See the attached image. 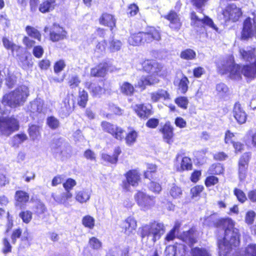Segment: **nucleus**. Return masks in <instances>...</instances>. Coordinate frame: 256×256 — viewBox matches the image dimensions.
Instances as JSON below:
<instances>
[{"label": "nucleus", "instance_id": "f257e3e1", "mask_svg": "<svg viewBox=\"0 0 256 256\" xmlns=\"http://www.w3.org/2000/svg\"><path fill=\"white\" fill-rule=\"evenodd\" d=\"M28 95V87L22 86L4 95L2 104L11 108H16L23 105Z\"/></svg>", "mask_w": 256, "mask_h": 256}, {"label": "nucleus", "instance_id": "f03ea898", "mask_svg": "<svg viewBox=\"0 0 256 256\" xmlns=\"http://www.w3.org/2000/svg\"><path fill=\"white\" fill-rule=\"evenodd\" d=\"M160 38V30L154 27H150L146 32H139L131 34L128 39V42L130 45L136 46L144 42H150L154 40L158 41Z\"/></svg>", "mask_w": 256, "mask_h": 256}, {"label": "nucleus", "instance_id": "7ed1b4c3", "mask_svg": "<svg viewBox=\"0 0 256 256\" xmlns=\"http://www.w3.org/2000/svg\"><path fill=\"white\" fill-rule=\"evenodd\" d=\"M228 74L232 79L239 80L242 74L246 77L254 78H256V62L254 66H244L242 68L238 64H232L227 70H225V74Z\"/></svg>", "mask_w": 256, "mask_h": 256}, {"label": "nucleus", "instance_id": "20e7f679", "mask_svg": "<svg viewBox=\"0 0 256 256\" xmlns=\"http://www.w3.org/2000/svg\"><path fill=\"white\" fill-rule=\"evenodd\" d=\"M240 234L237 229L234 230L225 228V256L232 250H236L240 245Z\"/></svg>", "mask_w": 256, "mask_h": 256}, {"label": "nucleus", "instance_id": "39448f33", "mask_svg": "<svg viewBox=\"0 0 256 256\" xmlns=\"http://www.w3.org/2000/svg\"><path fill=\"white\" fill-rule=\"evenodd\" d=\"M52 150L56 156L70 158L72 154V148L67 142L62 138L56 140L52 144Z\"/></svg>", "mask_w": 256, "mask_h": 256}, {"label": "nucleus", "instance_id": "423d86ee", "mask_svg": "<svg viewBox=\"0 0 256 256\" xmlns=\"http://www.w3.org/2000/svg\"><path fill=\"white\" fill-rule=\"evenodd\" d=\"M190 24L194 28H201L206 25L218 32V28L214 25L213 21L208 16L204 14L198 15L194 12L190 13Z\"/></svg>", "mask_w": 256, "mask_h": 256}, {"label": "nucleus", "instance_id": "0eeeda50", "mask_svg": "<svg viewBox=\"0 0 256 256\" xmlns=\"http://www.w3.org/2000/svg\"><path fill=\"white\" fill-rule=\"evenodd\" d=\"M134 198L141 210L144 211L150 209L155 204L154 197L147 195L142 192H138Z\"/></svg>", "mask_w": 256, "mask_h": 256}, {"label": "nucleus", "instance_id": "6e6552de", "mask_svg": "<svg viewBox=\"0 0 256 256\" xmlns=\"http://www.w3.org/2000/svg\"><path fill=\"white\" fill-rule=\"evenodd\" d=\"M19 128L18 121L14 118L0 120V132L6 136H9Z\"/></svg>", "mask_w": 256, "mask_h": 256}, {"label": "nucleus", "instance_id": "1a4fd4ad", "mask_svg": "<svg viewBox=\"0 0 256 256\" xmlns=\"http://www.w3.org/2000/svg\"><path fill=\"white\" fill-rule=\"evenodd\" d=\"M102 129L105 132L111 134L116 139L121 140L124 138V130L120 127L109 122H102Z\"/></svg>", "mask_w": 256, "mask_h": 256}, {"label": "nucleus", "instance_id": "9d476101", "mask_svg": "<svg viewBox=\"0 0 256 256\" xmlns=\"http://www.w3.org/2000/svg\"><path fill=\"white\" fill-rule=\"evenodd\" d=\"M142 237L144 238L146 236L152 235V240L154 242L160 239L161 236L164 232V229L161 227L160 225H156V227H152V226L148 227L144 226H142Z\"/></svg>", "mask_w": 256, "mask_h": 256}, {"label": "nucleus", "instance_id": "9b49d317", "mask_svg": "<svg viewBox=\"0 0 256 256\" xmlns=\"http://www.w3.org/2000/svg\"><path fill=\"white\" fill-rule=\"evenodd\" d=\"M126 180L122 182V188L126 190H130V186H136L140 181V175L136 170L128 172L126 174Z\"/></svg>", "mask_w": 256, "mask_h": 256}, {"label": "nucleus", "instance_id": "f8f14e48", "mask_svg": "<svg viewBox=\"0 0 256 256\" xmlns=\"http://www.w3.org/2000/svg\"><path fill=\"white\" fill-rule=\"evenodd\" d=\"M163 17L169 22L168 26L171 30L176 32L180 30L182 22L179 15L176 12L171 10Z\"/></svg>", "mask_w": 256, "mask_h": 256}, {"label": "nucleus", "instance_id": "ddd939ff", "mask_svg": "<svg viewBox=\"0 0 256 256\" xmlns=\"http://www.w3.org/2000/svg\"><path fill=\"white\" fill-rule=\"evenodd\" d=\"M253 22L254 24V28L252 27V21L250 18H247L244 22L242 36L246 38L254 36L256 38V12H254Z\"/></svg>", "mask_w": 256, "mask_h": 256}, {"label": "nucleus", "instance_id": "4468645a", "mask_svg": "<svg viewBox=\"0 0 256 256\" xmlns=\"http://www.w3.org/2000/svg\"><path fill=\"white\" fill-rule=\"evenodd\" d=\"M72 194L70 192L65 191L60 194L52 192V198L58 204H63L65 207L70 206Z\"/></svg>", "mask_w": 256, "mask_h": 256}, {"label": "nucleus", "instance_id": "2eb2a0df", "mask_svg": "<svg viewBox=\"0 0 256 256\" xmlns=\"http://www.w3.org/2000/svg\"><path fill=\"white\" fill-rule=\"evenodd\" d=\"M132 108L141 118H147L152 114L150 104H137L132 106Z\"/></svg>", "mask_w": 256, "mask_h": 256}, {"label": "nucleus", "instance_id": "dca6fc26", "mask_svg": "<svg viewBox=\"0 0 256 256\" xmlns=\"http://www.w3.org/2000/svg\"><path fill=\"white\" fill-rule=\"evenodd\" d=\"M242 14V12L240 9L234 4L228 5L225 10V18L228 16V18L232 22L238 20Z\"/></svg>", "mask_w": 256, "mask_h": 256}, {"label": "nucleus", "instance_id": "f3484780", "mask_svg": "<svg viewBox=\"0 0 256 256\" xmlns=\"http://www.w3.org/2000/svg\"><path fill=\"white\" fill-rule=\"evenodd\" d=\"M144 70L152 74H158L162 68V66L155 60H146L142 63Z\"/></svg>", "mask_w": 256, "mask_h": 256}, {"label": "nucleus", "instance_id": "a211bd4d", "mask_svg": "<svg viewBox=\"0 0 256 256\" xmlns=\"http://www.w3.org/2000/svg\"><path fill=\"white\" fill-rule=\"evenodd\" d=\"M74 108V104H70V98H66L60 104V107L58 110V113L62 118L68 116L72 112Z\"/></svg>", "mask_w": 256, "mask_h": 256}, {"label": "nucleus", "instance_id": "6ab92c4d", "mask_svg": "<svg viewBox=\"0 0 256 256\" xmlns=\"http://www.w3.org/2000/svg\"><path fill=\"white\" fill-rule=\"evenodd\" d=\"M22 234H23V236L21 238L22 241L29 242L30 240V234L28 230L26 229L23 231L21 228H18L13 230L11 235V238L13 244L16 243V240L20 238Z\"/></svg>", "mask_w": 256, "mask_h": 256}, {"label": "nucleus", "instance_id": "aec40b11", "mask_svg": "<svg viewBox=\"0 0 256 256\" xmlns=\"http://www.w3.org/2000/svg\"><path fill=\"white\" fill-rule=\"evenodd\" d=\"M240 53L242 58L244 61L246 62H249L250 63V66H254V64L256 62L255 58V49L250 48L244 49H240Z\"/></svg>", "mask_w": 256, "mask_h": 256}, {"label": "nucleus", "instance_id": "412c9836", "mask_svg": "<svg viewBox=\"0 0 256 256\" xmlns=\"http://www.w3.org/2000/svg\"><path fill=\"white\" fill-rule=\"evenodd\" d=\"M233 114L236 120L239 124H243L246 122L247 115L241 108L239 103L235 104L233 109Z\"/></svg>", "mask_w": 256, "mask_h": 256}, {"label": "nucleus", "instance_id": "4be33fe9", "mask_svg": "<svg viewBox=\"0 0 256 256\" xmlns=\"http://www.w3.org/2000/svg\"><path fill=\"white\" fill-rule=\"evenodd\" d=\"M66 34L62 28L54 25L50 31V38L52 42H57L64 39Z\"/></svg>", "mask_w": 256, "mask_h": 256}, {"label": "nucleus", "instance_id": "5701e85b", "mask_svg": "<svg viewBox=\"0 0 256 256\" xmlns=\"http://www.w3.org/2000/svg\"><path fill=\"white\" fill-rule=\"evenodd\" d=\"M150 100L153 102H156L160 100H167L170 98L168 92L163 89H159L150 94Z\"/></svg>", "mask_w": 256, "mask_h": 256}, {"label": "nucleus", "instance_id": "b1692460", "mask_svg": "<svg viewBox=\"0 0 256 256\" xmlns=\"http://www.w3.org/2000/svg\"><path fill=\"white\" fill-rule=\"evenodd\" d=\"M44 102L40 98H36L30 103L28 106V110L34 115L43 112Z\"/></svg>", "mask_w": 256, "mask_h": 256}, {"label": "nucleus", "instance_id": "393cba45", "mask_svg": "<svg viewBox=\"0 0 256 256\" xmlns=\"http://www.w3.org/2000/svg\"><path fill=\"white\" fill-rule=\"evenodd\" d=\"M195 230L191 228L187 231L184 232L180 236V238L184 242H188L190 247H192L197 242L196 238L194 236Z\"/></svg>", "mask_w": 256, "mask_h": 256}, {"label": "nucleus", "instance_id": "a878e982", "mask_svg": "<svg viewBox=\"0 0 256 256\" xmlns=\"http://www.w3.org/2000/svg\"><path fill=\"white\" fill-rule=\"evenodd\" d=\"M100 22L102 24L110 28L112 30V28L115 26L116 19L112 15L105 13L100 18Z\"/></svg>", "mask_w": 256, "mask_h": 256}, {"label": "nucleus", "instance_id": "bb28decb", "mask_svg": "<svg viewBox=\"0 0 256 256\" xmlns=\"http://www.w3.org/2000/svg\"><path fill=\"white\" fill-rule=\"evenodd\" d=\"M14 198L16 206H20L27 202L30 198L28 192L23 190H17L16 192Z\"/></svg>", "mask_w": 256, "mask_h": 256}, {"label": "nucleus", "instance_id": "cd10ccee", "mask_svg": "<svg viewBox=\"0 0 256 256\" xmlns=\"http://www.w3.org/2000/svg\"><path fill=\"white\" fill-rule=\"evenodd\" d=\"M108 70V64H100L91 69L90 74L94 76H104Z\"/></svg>", "mask_w": 256, "mask_h": 256}, {"label": "nucleus", "instance_id": "c85d7f7f", "mask_svg": "<svg viewBox=\"0 0 256 256\" xmlns=\"http://www.w3.org/2000/svg\"><path fill=\"white\" fill-rule=\"evenodd\" d=\"M56 6L55 0H44L40 5L39 10L46 13L52 10Z\"/></svg>", "mask_w": 256, "mask_h": 256}, {"label": "nucleus", "instance_id": "c756f323", "mask_svg": "<svg viewBox=\"0 0 256 256\" xmlns=\"http://www.w3.org/2000/svg\"><path fill=\"white\" fill-rule=\"evenodd\" d=\"M243 140L246 145L252 144L254 147L256 148V132L252 130H250L244 136Z\"/></svg>", "mask_w": 256, "mask_h": 256}, {"label": "nucleus", "instance_id": "7c9ffc66", "mask_svg": "<svg viewBox=\"0 0 256 256\" xmlns=\"http://www.w3.org/2000/svg\"><path fill=\"white\" fill-rule=\"evenodd\" d=\"M162 131L163 134L164 140L167 143H170L171 140L174 135L172 127L170 124L166 123L162 128Z\"/></svg>", "mask_w": 256, "mask_h": 256}, {"label": "nucleus", "instance_id": "2f4dec72", "mask_svg": "<svg viewBox=\"0 0 256 256\" xmlns=\"http://www.w3.org/2000/svg\"><path fill=\"white\" fill-rule=\"evenodd\" d=\"M103 82L91 83L88 85V88L94 96H98L104 92Z\"/></svg>", "mask_w": 256, "mask_h": 256}, {"label": "nucleus", "instance_id": "473e14b6", "mask_svg": "<svg viewBox=\"0 0 256 256\" xmlns=\"http://www.w3.org/2000/svg\"><path fill=\"white\" fill-rule=\"evenodd\" d=\"M121 152V150L120 147L115 148L112 156H110L107 154H102V158L106 162L112 164H116L118 161V158L119 154Z\"/></svg>", "mask_w": 256, "mask_h": 256}, {"label": "nucleus", "instance_id": "72a5a7b5", "mask_svg": "<svg viewBox=\"0 0 256 256\" xmlns=\"http://www.w3.org/2000/svg\"><path fill=\"white\" fill-rule=\"evenodd\" d=\"M90 196V192L89 190H82L76 192V199L80 203L86 202Z\"/></svg>", "mask_w": 256, "mask_h": 256}, {"label": "nucleus", "instance_id": "f704fd0d", "mask_svg": "<svg viewBox=\"0 0 256 256\" xmlns=\"http://www.w3.org/2000/svg\"><path fill=\"white\" fill-rule=\"evenodd\" d=\"M120 90L124 95L132 96L134 92V89L132 84L128 82H124L120 86Z\"/></svg>", "mask_w": 256, "mask_h": 256}, {"label": "nucleus", "instance_id": "c9c22d12", "mask_svg": "<svg viewBox=\"0 0 256 256\" xmlns=\"http://www.w3.org/2000/svg\"><path fill=\"white\" fill-rule=\"evenodd\" d=\"M27 138L28 137L24 134H17L12 138V146L14 147L18 148L20 144L26 140Z\"/></svg>", "mask_w": 256, "mask_h": 256}, {"label": "nucleus", "instance_id": "e433bc0d", "mask_svg": "<svg viewBox=\"0 0 256 256\" xmlns=\"http://www.w3.org/2000/svg\"><path fill=\"white\" fill-rule=\"evenodd\" d=\"M189 80L186 76H183L178 82V88L182 94H185L188 90Z\"/></svg>", "mask_w": 256, "mask_h": 256}, {"label": "nucleus", "instance_id": "4c0bfd02", "mask_svg": "<svg viewBox=\"0 0 256 256\" xmlns=\"http://www.w3.org/2000/svg\"><path fill=\"white\" fill-rule=\"evenodd\" d=\"M20 66L24 70H26L32 66L27 56L24 54H20L18 57Z\"/></svg>", "mask_w": 256, "mask_h": 256}, {"label": "nucleus", "instance_id": "58836bf2", "mask_svg": "<svg viewBox=\"0 0 256 256\" xmlns=\"http://www.w3.org/2000/svg\"><path fill=\"white\" fill-rule=\"evenodd\" d=\"M190 252L191 256H207L209 253L205 248L198 246L192 248Z\"/></svg>", "mask_w": 256, "mask_h": 256}, {"label": "nucleus", "instance_id": "ea45409f", "mask_svg": "<svg viewBox=\"0 0 256 256\" xmlns=\"http://www.w3.org/2000/svg\"><path fill=\"white\" fill-rule=\"evenodd\" d=\"M146 170L144 173L145 178L150 180L153 178V175L156 170V166L155 164H146Z\"/></svg>", "mask_w": 256, "mask_h": 256}, {"label": "nucleus", "instance_id": "a19ab883", "mask_svg": "<svg viewBox=\"0 0 256 256\" xmlns=\"http://www.w3.org/2000/svg\"><path fill=\"white\" fill-rule=\"evenodd\" d=\"M88 100V94L87 92L84 90L82 91L80 90L78 98V105L82 108H84Z\"/></svg>", "mask_w": 256, "mask_h": 256}, {"label": "nucleus", "instance_id": "79ce46f5", "mask_svg": "<svg viewBox=\"0 0 256 256\" xmlns=\"http://www.w3.org/2000/svg\"><path fill=\"white\" fill-rule=\"evenodd\" d=\"M28 133L32 140L38 139L40 134V127L36 125H32L29 128Z\"/></svg>", "mask_w": 256, "mask_h": 256}, {"label": "nucleus", "instance_id": "37998d69", "mask_svg": "<svg viewBox=\"0 0 256 256\" xmlns=\"http://www.w3.org/2000/svg\"><path fill=\"white\" fill-rule=\"evenodd\" d=\"M138 136V134L134 130H130L126 138V143L128 146L133 144L136 141Z\"/></svg>", "mask_w": 256, "mask_h": 256}, {"label": "nucleus", "instance_id": "c03bdc74", "mask_svg": "<svg viewBox=\"0 0 256 256\" xmlns=\"http://www.w3.org/2000/svg\"><path fill=\"white\" fill-rule=\"evenodd\" d=\"M122 43L120 40L113 39L109 42L108 48L111 52H115L120 50Z\"/></svg>", "mask_w": 256, "mask_h": 256}, {"label": "nucleus", "instance_id": "a18cd8bd", "mask_svg": "<svg viewBox=\"0 0 256 256\" xmlns=\"http://www.w3.org/2000/svg\"><path fill=\"white\" fill-rule=\"evenodd\" d=\"M26 30L29 36L40 40L41 35L36 29L30 26H27Z\"/></svg>", "mask_w": 256, "mask_h": 256}, {"label": "nucleus", "instance_id": "49530a36", "mask_svg": "<svg viewBox=\"0 0 256 256\" xmlns=\"http://www.w3.org/2000/svg\"><path fill=\"white\" fill-rule=\"evenodd\" d=\"M196 56L194 50L191 49H186L180 54V57L184 60H191L195 58Z\"/></svg>", "mask_w": 256, "mask_h": 256}, {"label": "nucleus", "instance_id": "de8ad7c7", "mask_svg": "<svg viewBox=\"0 0 256 256\" xmlns=\"http://www.w3.org/2000/svg\"><path fill=\"white\" fill-rule=\"evenodd\" d=\"M169 193L174 198H178L180 197L182 192L180 187L174 185L170 190Z\"/></svg>", "mask_w": 256, "mask_h": 256}, {"label": "nucleus", "instance_id": "09e8293b", "mask_svg": "<svg viewBox=\"0 0 256 256\" xmlns=\"http://www.w3.org/2000/svg\"><path fill=\"white\" fill-rule=\"evenodd\" d=\"M175 103L180 108L186 109L188 104V100L186 97L180 96L174 100Z\"/></svg>", "mask_w": 256, "mask_h": 256}, {"label": "nucleus", "instance_id": "8fccbe9b", "mask_svg": "<svg viewBox=\"0 0 256 256\" xmlns=\"http://www.w3.org/2000/svg\"><path fill=\"white\" fill-rule=\"evenodd\" d=\"M192 168L191 160L188 157H184L180 164V170H190Z\"/></svg>", "mask_w": 256, "mask_h": 256}, {"label": "nucleus", "instance_id": "3c124183", "mask_svg": "<svg viewBox=\"0 0 256 256\" xmlns=\"http://www.w3.org/2000/svg\"><path fill=\"white\" fill-rule=\"evenodd\" d=\"M2 252L4 254H8L12 252V246L10 244L8 240L6 238H4L2 239Z\"/></svg>", "mask_w": 256, "mask_h": 256}, {"label": "nucleus", "instance_id": "603ef678", "mask_svg": "<svg viewBox=\"0 0 256 256\" xmlns=\"http://www.w3.org/2000/svg\"><path fill=\"white\" fill-rule=\"evenodd\" d=\"M234 194L237 198V200L241 203L244 202L247 200L244 192L241 190L235 188L234 190Z\"/></svg>", "mask_w": 256, "mask_h": 256}, {"label": "nucleus", "instance_id": "864d4df0", "mask_svg": "<svg viewBox=\"0 0 256 256\" xmlns=\"http://www.w3.org/2000/svg\"><path fill=\"white\" fill-rule=\"evenodd\" d=\"M244 256H256V244H250L245 248Z\"/></svg>", "mask_w": 256, "mask_h": 256}, {"label": "nucleus", "instance_id": "5fc2aeb1", "mask_svg": "<svg viewBox=\"0 0 256 256\" xmlns=\"http://www.w3.org/2000/svg\"><path fill=\"white\" fill-rule=\"evenodd\" d=\"M46 123L50 128L54 130L56 129L60 126L59 120L52 116L48 118Z\"/></svg>", "mask_w": 256, "mask_h": 256}, {"label": "nucleus", "instance_id": "6e6d98bb", "mask_svg": "<svg viewBox=\"0 0 256 256\" xmlns=\"http://www.w3.org/2000/svg\"><path fill=\"white\" fill-rule=\"evenodd\" d=\"M88 244L90 247L94 250H98L102 247V242L96 237L90 238Z\"/></svg>", "mask_w": 256, "mask_h": 256}, {"label": "nucleus", "instance_id": "4d7b16f0", "mask_svg": "<svg viewBox=\"0 0 256 256\" xmlns=\"http://www.w3.org/2000/svg\"><path fill=\"white\" fill-rule=\"evenodd\" d=\"M150 82L148 76H142L140 78L136 86V87L142 88L144 90L146 86H150Z\"/></svg>", "mask_w": 256, "mask_h": 256}, {"label": "nucleus", "instance_id": "13d9d810", "mask_svg": "<svg viewBox=\"0 0 256 256\" xmlns=\"http://www.w3.org/2000/svg\"><path fill=\"white\" fill-rule=\"evenodd\" d=\"M76 184L75 180L71 178L66 180V182L63 183V186L66 191L70 192L71 190Z\"/></svg>", "mask_w": 256, "mask_h": 256}, {"label": "nucleus", "instance_id": "bf43d9fd", "mask_svg": "<svg viewBox=\"0 0 256 256\" xmlns=\"http://www.w3.org/2000/svg\"><path fill=\"white\" fill-rule=\"evenodd\" d=\"M16 82V78L14 74H8L6 78V83L9 88H12Z\"/></svg>", "mask_w": 256, "mask_h": 256}, {"label": "nucleus", "instance_id": "052dcab7", "mask_svg": "<svg viewBox=\"0 0 256 256\" xmlns=\"http://www.w3.org/2000/svg\"><path fill=\"white\" fill-rule=\"evenodd\" d=\"M204 190V186H202L198 185L193 188L190 190V194L192 198L198 197L200 196V194Z\"/></svg>", "mask_w": 256, "mask_h": 256}, {"label": "nucleus", "instance_id": "680f3d73", "mask_svg": "<svg viewBox=\"0 0 256 256\" xmlns=\"http://www.w3.org/2000/svg\"><path fill=\"white\" fill-rule=\"evenodd\" d=\"M210 170L212 174H218L222 173L224 169L221 164L218 163L212 164L210 166Z\"/></svg>", "mask_w": 256, "mask_h": 256}, {"label": "nucleus", "instance_id": "e2e57ef3", "mask_svg": "<svg viewBox=\"0 0 256 256\" xmlns=\"http://www.w3.org/2000/svg\"><path fill=\"white\" fill-rule=\"evenodd\" d=\"M20 216L24 223L28 224L32 220V213L30 211L26 210L20 213Z\"/></svg>", "mask_w": 256, "mask_h": 256}, {"label": "nucleus", "instance_id": "0e129e2a", "mask_svg": "<svg viewBox=\"0 0 256 256\" xmlns=\"http://www.w3.org/2000/svg\"><path fill=\"white\" fill-rule=\"evenodd\" d=\"M250 158V154L249 153L244 154L240 159L239 166L248 167Z\"/></svg>", "mask_w": 256, "mask_h": 256}, {"label": "nucleus", "instance_id": "69168bd1", "mask_svg": "<svg viewBox=\"0 0 256 256\" xmlns=\"http://www.w3.org/2000/svg\"><path fill=\"white\" fill-rule=\"evenodd\" d=\"M66 66V64L63 60H60L56 62L54 66V71L56 73H58L64 70Z\"/></svg>", "mask_w": 256, "mask_h": 256}, {"label": "nucleus", "instance_id": "338daca9", "mask_svg": "<svg viewBox=\"0 0 256 256\" xmlns=\"http://www.w3.org/2000/svg\"><path fill=\"white\" fill-rule=\"evenodd\" d=\"M218 182V178L215 176H208L206 180L205 184L206 186L209 187L216 184Z\"/></svg>", "mask_w": 256, "mask_h": 256}, {"label": "nucleus", "instance_id": "774afa93", "mask_svg": "<svg viewBox=\"0 0 256 256\" xmlns=\"http://www.w3.org/2000/svg\"><path fill=\"white\" fill-rule=\"evenodd\" d=\"M80 82L79 78L77 76H74L70 78L68 84L71 88H74L79 85Z\"/></svg>", "mask_w": 256, "mask_h": 256}]
</instances>
